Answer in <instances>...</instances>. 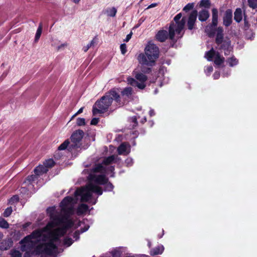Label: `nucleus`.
I'll use <instances>...</instances> for the list:
<instances>
[{
  "instance_id": "nucleus-7",
  "label": "nucleus",
  "mask_w": 257,
  "mask_h": 257,
  "mask_svg": "<svg viewBox=\"0 0 257 257\" xmlns=\"http://www.w3.org/2000/svg\"><path fill=\"white\" fill-rule=\"evenodd\" d=\"M84 136V132L82 130H77L72 135L71 137V146L74 148L80 147L79 142Z\"/></svg>"
},
{
  "instance_id": "nucleus-37",
  "label": "nucleus",
  "mask_w": 257,
  "mask_h": 257,
  "mask_svg": "<svg viewBox=\"0 0 257 257\" xmlns=\"http://www.w3.org/2000/svg\"><path fill=\"white\" fill-rule=\"evenodd\" d=\"M83 107H81L78 111L72 117V118L71 119H73L76 116V115H77L78 114H80L81 113H82L83 112Z\"/></svg>"
},
{
  "instance_id": "nucleus-44",
  "label": "nucleus",
  "mask_w": 257,
  "mask_h": 257,
  "mask_svg": "<svg viewBox=\"0 0 257 257\" xmlns=\"http://www.w3.org/2000/svg\"><path fill=\"white\" fill-rule=\"evenodd\" d=\"M209 71L211 72L213 70V68L212 67H210L208 68Z\"/></svg>"
},
{
  "instance_id": "nucleus-11",
  "label": "nucleus",
  "mask_w": 257,
  "mask_h": 257,
  "mask_svg": "<svg viewBox=\"0 0 257 257\" xmlns=\"http://www.w3.org/2000/svg\"><path fill=\"white\" fill-rule=\"evenodd\" d=\"M118 152L120 155H127L130 152V146L126 144H122L118 148Z\"/></svg>"
},
{
  "instance_id": "nucleus-5",
  "label": "nucleus",
  "mask_w": 257,
  "mask_h": 257,
  "mask_svg": "<svg viewBox=\"0 0 257 257\" xmlns=\"http://www.w3.org/2000/svg\"><path fill=\"white\" fill-rule=\"evenodd\" d=\"M136 80L133 78H128L127 81L128 84L133 86H137L139 88L143 89L146 87L145 82L147 79V77L144 74L138 71H135Z\"/></svg>"
},
{
  "instance_id": "nucleus-22",
  "label": "nucleus",
  "mask_w": 257,
  "mask_h": 257,
  "mask_svg": "<svg viewBox=\"0 0 257 257\" xmlns=\"http://www.w3.org/2000/svg\"><path fill=\"white\" fill-rule=\"evenodd\" d=\"M0 226L4 228H8L9 227V224L6 220L0 218Z\"/></svg>"
},
{
  "instance_id": "nucleus-27",
  "label": "nucleus",
  "mask_w": 257,
  "mask_h": 257,
  "mask_svg": "<svg viewBox=\"0 0 257 257\" xmlns=\"http://www.w3.org/2000/svg\"><path fill=\"white\" fill-rule=\"evenodd\" d=\"M249 6L254 9L257 7V0H248Z\"/></svg>"
},
{
  "instance_id": "nucleus-38",
  "label": "nucleus",
  "mask_w": 257,
  "mask_h": 257,
  "mask_svg": "<svg viewBox=\"0 0 257 257\" xmlns=\"http://www.w3.org/2000/svg\"><path fill=\"white\" fill-rule=\"evenodd\" d=\"M120 253L119 251H115L113 253V257H120Z\"/></svg>"
},
{
  "instance_id": "nucleus-25",
  "label": "nucleus",
  "mask_w": 257,
  "mask_h": 257,
  "mask_svg": "<svg viewBox=\"0 0 257 257\" xmlns=\"http://www.w3.org/2000/svg\"><path fill=\"white\" fill-rule=\"evenodd\" d=\"M115 158L114 156H111L103 160V163L105 165H108L110 164L112 161H114Z\"/></svg>"
},
{
  "instance_id": "nucleus-18",
  "label": "nucleus",
  "mask_w": 257,
  "mask_h": 257,
  "mask_svg": "<svg viewBox=\"0 0 257 257\" xmlns=\"http://www.w3.org/2000/svg\"><path fill=\"white\" fill-rule=\"evenodd\" d=\"M42 27H43L42 24L41 23L39 25V27L37 30V31L36 34V36H35V42H37L41 36V35L42 32Z\"/></svg>"
},
{
  "instance_id": "nucleus-21",
  "label": "nucleus",
  "mask_w": 257,
  "mask_h": 257,
  "mask_svg": "<svg viewBox=\"0 0 257 257\" xmlns=\"http://www.w3.org/2000/svg\"><path fill=\"white\" fill-rule=\"evenodd\" d=\"M132 88L131 87L125 88L124 89V90L122 91V95H125L127 97H128L130 95L132 94Z\"/></svg>"
},
{
  "instance_id": "nucleus-43",
  "label": "nucleus",
  "mask_w": 257,
  "mask_h": 257,
  "mask_svg": "<svg viewBox=\"0 0 257 257\" xmlns=\"http://www.w3.org/2000/svg\"><path fill=\"white\" fill-rule=\"evenodd\" d=\"M156 6V4H152L150 6H149L147 9H150L151 8H153V7H154Z\"/></svg>"
},
{
  "instance_id": "nucleus-42",
  "label": "nucleus",
  "mask_w": 257,
  "mask_h": 257,
  "mask_svg": "<svg viewBox=\"0 0 257 257\" xmlns=\"http://www.w3.org/2000/svg\"><path fill=\"white\" fill-rule=\"evenodd\" d=\"M35 178V176L34 175H32L31 176H29L27 178L28 180H29V181H33L34 180Z\"/></svg>"
},
{
  "instance_id": "nucleus-9",
  "label": "nucleus",
  "mask_w": 257,
  "mask_h": 257,
  "mask_svg": "<svg viewBox=\"0 0 257 257\" xmlns=\"http://www.w3.org/2000/svg\"><path fill=\"white\" fill-rule=\"evenodd\" d=\"M223 29L221 27H218L216 30V36L215 39V42L218 45H219L223 42Z\"/></svg>"
},
{
  "instance_id": "nucleus-32",
  "label": "nucleus",
  "mask_w": 257,
  "mask_h": 257,
  "mask_svg": "<svg viewBox=\"0 0 257 257\" xmlns=\"http://www.w3.org/2000/svg\"><path fill=\"white\" fill-rule=\"evenodd\" d=\"M77 124L79 126L85 125V119L81 118H78L77 120Z\"/></svg>"
},
{
  "instance_id": "nucleus-13",
  "label": "nucleus",
  "mask_w": 257,
  "mask_h": 257,
  "mask_svg": "<svg viewBox=\"0 0 257 257\" xmlns=\"http://www.w3.org/2000/svg\"><path fill=\"white\" fill-rule=\"evenodd\" d=\"M212 26H216L217 25V20H218V11L216 9H213L212 10Z\"/></svg>"
},
{
  "instance_id": "nucleus-20",
  "label": "nucleus",
  "mask_w": 257,
  "mask_h": 257,
  "mask_svg": "<svg viewBox=\"0 0 257 257\" xmlns=\"http://www.w3.org/2000/svg\"><path fill=\"white\" fill-rule=\"evenodd\" d=\"M200 7H204L209 8L210 6V4L209 0H202L199 4Z\"/></svg>"
},
{
  "instance_id": "nucleus-36",
  "label": "nucleus",
  "mask_w": 257,
  "mask_h": 257,
  "mask_svg": "<svg viewBox=\"0 0 257 257\" xmlns=\"http://www.w3.org/2000/svg\"><path fill=\"white\" fill-rule=\"evenodd\" d=\"M98 118H94L91 121V124L95 125L98 123Z\"/></svg>"
},
{
  "instance_id": "nucleus-15",
  "label": "nucleus",
  "mask_w": 257,
  "mask_h": 257,
  "mask_svg": "<svg viewBox=\"0 0 257 257\" xmlns=\"http://www.w3.org/2000/svg\"><path fill=\"white\" fill-rule=\"evenodd\" d=\"M164 247L163 246H158L152 249L151 251V254L155 255L161 254L163 252Z\"/></svg>"
},
{
  "instance_id": "nucleus-8",
  "label": "nucleus",
  "mask_w": 257,
  "mask_h": 257,
  "mask_svg": "<svg viewBox=\"0 0 257 257\" xmlns=\"http://www.w3.org/2000/svg\"><path fill=\"white\" fill-rule=\"evenodd\" d=\"M197 16V11H193L189 15L187 26L188 28L190 30L192 29L193 28V26L195 24V22L196 20V18Z\"/></svg>"
},
{
  "instance_id": "nucleus-40",
  "label": "nucleus",
  "mask_w": 257,
  "mask_h": 257,
  "mask_svg": "<svg viewBox=\"0 0 257 257\" xmlns=\"http://www.w3.org/2000/svg\"><path fill=\"white\" fill-rule=\"evenodd\" d=\"M214 78L216 79H218L219 77H220L219 72H216L214 74Z\"/></svg>"
},
{
  "instance_id": "nucleus-12",
  "label": "nucleus",
  "mask_w": 257,
  "mask_h": 257,
  "mask_svg": "<svg viewBox=\"0 0 257 257\" xmlns=\"http://www.w3.org/2000/svg\"><path fill=\"white\" fill-rule=\"evenodd\" d=\"M209 17V13L206 10H202L199 13V19L200 21H206Z\"/></svg>"
},
{
  "instance_id": "nucleus-28",
  "label": "nucleus",
  "mask_w": 257,
  "mask_h": 257,
  "mask_svg": "<svg viewBox=\"0 0 257 257\" xmlns=\"http://www.w3.org/2000/svg\"><path fill=\"white\" fill-rule=\"evenodd\" d=\"M69 142L68 141H65L63 144H62L58 148L59 150H63L66 148L68 146Z\"/></svg>"
},
{
  "instance_id": "nucleus-24",
  "label": "nucleus",
  "mask_w": 257,
  "mask_h": 257,
  "mask_svg": "<svg viewBox=\"0 0 257 257\" xmlns=\"http://www.w3.org/2000/svg\"><path fill=\"white\" fill-rule=\"evenodd\" d=\"M104 171V168L103 166L101 164H99L97 165L94 169V172L95 173H102Z\"/></svg>"
},
{
  "instance_id": "nucleus-31",
  "label": "nucleus",
  "mask_w": 257,
  "mask_h": 257,
  "mask_svg": "<svg viewBox=\"0 0 257 257\" xmlns=\"http://www.w3.org/2000/svg\"><path fill=\"white\" fill-rule=\"evenodd\" d=\"M193 7H194L193 4H188L187 6H186L184 8L183 10L187 12L189 10L192 9L193 8Z\"/></svg>"
},
{
  "instance_id": "nucleus-14",
  "label": "nucleus",
  "mask_w": 257,
  "mask_h": 257,
  "mask_svg": "<svg viewBox=\"0 0 257 257\" xmlns=\"http://www.w3.org/2000/svg\"><path fill=\"white\" fill-rule=\"evenodd\" d=\"M48 169L43 166H39L35 169V173L37 175H40L44 173H46Z\"/></svg>"
},
{
  "instance_id": "nucleus-47",
  "label": "nucleus",
  "mask_w": 257,
  "mask_h": 257,
  "mask_svg": "<svg viewBox=\"0 0 257 257\" xmlns=\"http://www.w3.org/2000/svg\"><path fill=\"white\" fill-rule=\"evenodd\" d=\"M29 225V223H27V224H26V226H28Z\"/></svg>"
},
{
  "instance_id": "nucleus-33",
  "label": "nucleus",
  "mask_w": 257,
  "mask_h": 257,
  "mask_svg": "<svg viewBox=\"0 0 257 257\" xmlns=\"http://www.w3.org/2000/svg\"><path fill=\"white\" fill-rule=\"evenodd\" d=\"M6 246L4 247V249L7 250L13 244V242L11 239H9L7 242H6Z\"/></svg>"
},
{
  "instance_id": "nucleus-10",
  "label": "nucleus",
  "mask_w": 257,
  "mask_h": 257,
  "mask_svg": "<svg viewBox=\"0 0 257 257\" xmlns=\"http://www.w3.org/2000/svg\"><path fill=\"white\" fill-rule=\"evenodd\" d=\"M232 22V13L230 10L226 11L223 17V24L225 26H228Z\"/></svg>"
},
{
  "instance_id": "nucleus-17",
  "label": "nucleus",
  "mask_w": 257,
  "mask_h": 257,
  "mask_svg": "<svg viewBox=\"0 0 257 257\" xmlns=\"http://www.w3.org/2000/svg\"><path fill=\"white\" fill-rule=\"evenodd\" d=\"M88 210V206L87 205L81 204L78 208V213L79 214H82L85 212H86Z\"/></svg>"
},
{
  "instance_id": "nucleus-2",
  "label": "nucleus",
  "mask_w": 257,
  "mask_h": 257,
  "mask_svg": "<svg viewBox=\"0 0 257 257\" xmlns=\"http://www.w3.org/2000/svg\"><path fill=\"white\" fill-rule=\"evenodd\" d=\"M181 18L182 14L181 13L176 16L170 24L169 33L166 30H160L156 35L157 39L160 42H164L168 37L171 40L175 39V35H177V37H180L179 35L183 30L186 23L185 18Z\"/></svg>"
},
{
  "instance_id": "nucleus-46",
  "label": "nucleus",
  "mask_w": 257,
  "mask_h": 257,
  "mask_svg": "<svg viewBox=\"0 0 257 257\" xmlns=\"http://www.w3.org/2000/svg\"><path fill=\"white\" fill-rule=\"evenodd\" d=\"M3 235L2 233H0V240L3 238Z\"/></svg>"
},
{
  "instance_id": "nucleus-45",
  "label": "nucleus",
  "mask_w": 257,
  "mask_h": 257,
  "mask_svg": "<svg viewBox=\"0 0 257 257\" xmlns=\"http://www.w3.org/2000/svg\"><path fill=\"white\" fill-rule=\"evenodd\" d=\"M114 170V168L112 167H110V168H109V170L111 171V172H112Z\"/></svg>"
},
{
  "instance_id": "nucleus-26",
  "label": "nucleus",
  "mask_w": 257,
  "mask_h": 257,
  "mask_svg": "<svg viewBox=\"0 0 257 257\" xmlns=\"http://www.w3.org/2000/svg\"><path fill=\"white\" fill-rule=\"evenodd\" d=\"M11 257H22L21 252L17 250H13L11 252Z\"/></svg>"
},
{
  "instance_id": "nucleus-6",
  "label": "nucleus",
  "mask_w": 257,
  "mask_h": 257,
  "mask_svg": "<svg viewBox=\"0 0 257 257\" xmlns=\"http://www.w3.org/2000/svg\"><path fill=\"white\" fill-rule=\"evenodd\" d=\"M206 57L209 60H213L214 63L218 66L221 65L224 61V58L213 49L207 52Z\"/></svg>"
},
{
  "instance_id": "nucleus-48",
  "label": "nucleus",
  "mask_w": 257,
  "mask_h": 257,
  "mask_svg": "<svg viewBox=\"0 0 257 257\" xmlns=\"http://www.w3.org/2000/svg\"><path fill=\"white\" fill-rule=\"evenodd\" d=\"M88 48H89V47H88L86 48V50H85V51H87V50L88 49Z\"/></svg>"
},
{
  "instance_id": "nucleus-29",
  "label": "nucleus",
  "mask_w": 257,
  "mask_h": 257,
  "mask_svg": "<svg viewBox=\"0 0 257 257\" xmlns=\"http://www.w3.org/2000/svg\"><path fill=\"white\" fill-rule=\"evenodd\" d=\"M228 62L230 66H233L237 63V61L234 58H230L228 60Z\"/></svg>"
},
{
  "instance_id": "nucleus-41",
  "label": "nucleus",
  "mask_w": 257,
  "mask_h": 257,
  "mask_svg": "<svg viewBox=\"0 0 257 257\" xmlns=\"http://www.w3.org/2000/svg\"><path fill=\"white\" fill-rule=\"evenodd\" d=\"M132 35V33L131 32L130 34L127 35L125 41L126 42H128L129 41V40L131 38Z\"/></svg>"
},
{
  "instance_id": "nucleus-34",
  "label": "nucleus",
  "mask_w": 257,
  "mask_h": 257,
  "mask_svg": "<svg viewBox=\"0 0 257 257\" xmlns=\"http://www.w3.org/2000/svg\"><path fill=\"white\" fill-rule=\"evenodd\" d=\"M18 200V197L17 196H14L12 197L10 200V203L11 204L14 203L15 202H17Z\"/></svg>"
},
{
  "instance_id": "nucleus-1",
  "label": "nucleus",
  "mask_w": 257,
  "mask_h": 257,
  "mask_svg": "<svg viewBox=\"0 0 257 257\" xmlns=\"http://www.w3.org/2000/svg\"><path fill=\"white\" fill-rule=\"evenodd\" d=\"M107 179L104 175L91 174L89 184L75 191L74 198L66 197L61 204V210L56 212L51 209V221L42 229L34 231L21 241V248L27 253L36 252L45 254H52L55 252L56 242L59 238L72 225L68 216L73 212V205L78 201L87 202L92 192L101 194V188L93 183L105 184Z\"/></svg>"
},
{
  "instance_id": "nucleus-19",
  "label": "nucleus",
  "mask_w": 257,
  "mask_h": 257,
  "mask_svg": "<svg viewBox=\"0 0 257 257\" xmlns=\"http://www.w3.org/2000/svg\"><path fill=\"white\" fill-rule=\"evenodd\" d=\"M117 11L115 8H111L106 10V13L108 16L114 17Z\"/></svg>"
},
{
  "instance_id": "nucleus-35",
  "label": "nucleus",
  "mask_w": 257,
  "mask_h": 257,
  "mask_svg": "<svg viewBox=\"0 0 257 257\" xmlns=\"http://www.w3.org/2000/svg\"><path fill=\"white\" fill-rule=\"evenodd\" d=\"M120 49H121V53L124 54L126 51V45L123 44H122L121 46H120Z\"/></svg>"
},
{
  "instance_id": "nucleus-30",
  "label": "nucleus",
  "mask_w": 257,
  "mask_h": 257,
  "mask_svg": "<svg viewBox=\"0 0 257 257\" xmlns=\"http://www.w3.org/2000/svg\"><path fill=\"white\" fill-rule=\"evenodd\" d=\"M12 209L11 207L8 208L5 211L4 215L5 217H8L12 213Z\"/></svg>"
},
{
  "instance_id": "nucleus-23",
  "label": "nucleus",
  "mask_w": 257,
  "mask_h": 257,
  "mask_svg": "<svg viewBox=\"0 0 257 257\" xmlns=\"http://www.w3.org/2000/svg\"><path fill=\"white\" fill-rule=\"evenodd\" d=\"M44 167L47 169L48 168H51L54 166V163L52 160H48L46 161V162L44 163Z\"/></svg>"
},
{
  "instance_id": "nucleus-3",
  "label": "nucleus",
  "mask_w": 257,
  "mask_h": 257,
  "mask_svg": "<svg viewBox=\"0 0 257 257\" xmlns=\"http://www.w3.org/2000/svg\"><path fill=\"white\" fill-rule=\"evenodd\" d=\"M159 49L154 44L149 43L145 49V54H141L138 57L140 64L142 66L141 71L144 73H149L150 71V68L156 60L159 57Z\"/></svg>"
},
{
  "instance_id": "nucleus-4",
  "label": "nucleus",
  "mask_w": 257,
  "mask_h": 257,
  "mask_svg": "<svg viewBox=\"0 0 257 257\" xmlns=\"http://www.w3.org/2000/svg\"><path fill=\"white\" fill-rule=\"evenodd\" d=\"M113 100L116 102V105L121 106L124 104V102L121 101L120 96L116 92L111 91L95 102L92 109L93 115L95 116L104 113L107 110Z\"/></svg>"
},
{
  "instance_id": "nucleus-39",
  "label": "nucleus",
  "mask_w": 257,
  "mask_h": 257,
  "mask_svg": "<svg viewBox=\"0 0 257 257\" xmlns=\"http://www.w3.org/2000/svg\"><path fill=\"white\" fill-rule=\"evenodd\" d=\"M65 243L67 245L69 246L72 244V240L70 239H65Z\"/></svg>"
},
{
  "instance_id": "nucleus-16",
  "label": "nucleus",
  "mask_w": 257,
  "mask_h": 257,
  "mask_svg": "<svg viewBox=\"0 0 257 257\" xmlns=\"http://www.w3.org/2000/svg\"><path fill=\"white\" fill-rule=\"evenodd\" d=\"M234 19L239 22L242 20V14L240 9H237L234 13Z\"/></svg>"
}]
</instances>
